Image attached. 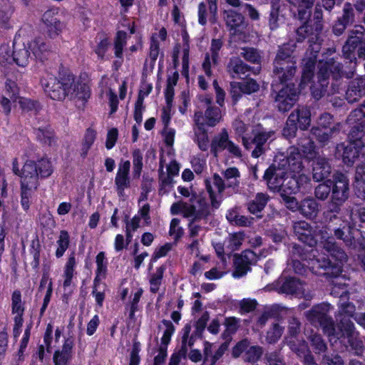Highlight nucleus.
<instances>
[{"instance_id":"6e6d98bb","label":"nucleus","mask_w":365,"mask_h":365,"mask_svg":"<svg viewBox=\"0 0 365 365\" xmlns=\"http://www.w3.org/2000/svg\"><path fill=\"white\" fill-rule=\"evenodd\" d=\"M133 156V175L134 178H139L143 169V154L139 149H135Z\"/></svg>"},{"instance_id":"b1692460","label":"nucleus","mask_w":365,"mask_h":365,"mask_svg":"<svg viewBox=\"0 0 365 365\" xmlns=\"http://www.w3.org/2000/svg\"><path fill=\"white\" fill-rule=\"evenodd\" d=\"M130 168V163L129 160H126L123 164L119 165L115 178V185L119 195H123L125 189L128 188L130 185L129 178Z\"/></svg>"},{"instance_id":"4c0bfd02","label":"nucleus","mask_w":365,"mask_h":365,"mask_svg":"<svg viewBox=\"0 0 365 365\" xmlns=\"http://www.w3.org/2000/svg\"><path fill=\"white\" fill-rule=\"evenodd\" d=\"M344 202L345 201L331 197L330 200L327 203V210L324 213L326 214V217L328 220L331 232H333L334 227L336 226V225H337V222L336 221H331L330 218H331L334 216H336L338 218L346 220L344 217H339L337 215V214L340 212L341 207Z\"/></svg>"},{"instance_id":"603ef678","label":"nucleus","mask_w":365,"mask_h":365,"mask_svg":"<svg viewBox=\"0 0 365 365\" xmlns=\"http://www.w3.org/2000/svg\"><path fill=\"white\" fill-rule=\"evenodd\" d=\"M297 184L298 182L296 178L288 176L286 174L284 178V182H282V187L279 192H280V195L283 193L287 195L294 193L298 189Z\"/></svg>"},{"instance_id":"37998d69","label":"nucleus","mask_w":365,"mask_h":365,"mask_svg":"<svg viewBox=\"0 0 365 365\" xmlns=\"http://www.w3.org/2000/svg\"><path fill=\"white\" fill-rule=\"evenodd\" d=\"M307 339L316 354H324L328 349L327 344L321 334L312 333Z\"/></svg>"},{"instance_id":"aec40b11","label":"nucleus","mask_w":365,"mask_h":365,"mask_svg":"<svg viewBox=\"0 0 365 365\" xmlns=\"http://www.w3.org/2000/svg\"><path fill=\"white\" fill-rule=\"evenodd\" d=\"M285 170L286 168H277L273 165L265 171L264 178L270 190L279 192L286 175Z\"/></svg>"},{"instance_id":"5fc2aeb1","label":"nucleus","mask_w":365,"mask_h":365,"mask_svg":"<svg viewBox=\"0 0 365 365\" xmlns=\"http://www.w3.org/2000/svg\"><path fill=\"white\" fill-rule=\"evenodd\" d=\"M14 63L13 49L9 44H2L0 46V65L7 66Z\"/></svg>"},{"instance_id":"e2e57ef3","label":"nucleus","mask_w":365,"mask_h":365,"mask_svg":"<svg viewBox=\"0 0 365 365\" xmlns=\"http://www.w3.org/2000/svg\"><path fill=\"white\" fill-rule=\"evenodd\" d=\"M96 138V131L91 128H88L86 130V134L84 136V139H83L81 156L85 158L87 155L88 151L89 150L90 148L93 145V143H94Z\"/></svg>"},{"instance_id":"a18cd8bd","label":"nucleus","mask_w":365,"mask_h":365,"mask_svg":"<svg viewBox=\"0 0 365 365\" xmlns=\"http://www.w3.org/2000/svg\"><path fill=\"white\" fill-rule=\"evenodd\" d=\"M223 18L225 21L226 25L230 27L231 29L240 26L244 21V17L242 15L233 10L224 11Z\"/></svg>"},{"instance_id":"bf43d9fd","label":"nucleus","mask_w":365,"mask_h":365,"mask_svg":"<svg viewBox=\"0 0 365 365\" xmlns=\"http://www.w3.org/2000/svg\"><path fill=\"white\" fill-rule=\"evenodd\" d=\"M195 141L197 142L199 148L205 151L207 149L208 144V135L207 130L202 125L200 126V129L195 130Z\"/></svg>"},{"instance_id":"7ed1b4c3","label":"nucleus","mask_w":365,"mask_h":365,"mask_svg":"<svg viewBox=\"0 0 365 365\" xmlns=\"http://www.w3.org/2000/svg\"><path fill=\"white\" fill-rule=\"evenodd\" d=\"M331 308L330 304L323 302L306 312L307 319L313 324H319L329 336H333L337 331L332 317L328 314Z\"/></svg>"},{"instance_id":"864d4df0","label":"nucleus","mask_w":365,"mask_h":365,"mask_svg":"<svg viewBox=\"0 0 365 365\" xmlns=\"http://www.w3.org/2000/svg\"><path fill=\"white\" fill-rule=\"evenodd\" d=\"M330 294L339 299H347L349 296L346 284L334 281L332 282Z\"/></svg>"},{"instance_id":"8fccbe9b","label":"nucleus","mask_w":365,"mask_h":365,"mask_svg":"<svg viewBox=\"0 0 365 365\" xmlns=\"http://www.w3.org/2000/svg\"><path fill=\"white\" fill-rule=\"evenodd\" d=\"M76 265V259L74 253H72L66 262L65 270H64V282H63V287L66 288L70 287L72 282V278L73 277L74 273V267Z\"/></svg>"},{"instance_id":"7c9ffc66","label":"nucleus","mask_w":365,"mask_h":365,"mask_svg":"<svg viewBox=\"0 0 365 365\" xmlns=\"http://www.w3.org/2000/svg\"><path fill=\"white\" fill-rule=\"evenodd\" d=\"M317 80L314 81L310 87L311 93L315 100H319L324 97L327 93L328 94V86L329 83V78L327 76L318 71L317 75Z\"/></svg>"},{"instance_id":"c9c22d12","label":"nucleus","mask_w":365,"mask_h":365,"mask_svg":"<svg viewBox=\"0 0 365 365\" xmlns=\"http://www.w3.org/2000/svg\"><path fill=\"white\" fill-rule=\"evenodd\" d=\"M296 150L301 151L307 159H313L316 156L314 142L307 135L303 134L297 139Z\"/></svg>"},{"instance_id":"423d86ee","label":"nucleus","mask_w":365,"mask_h":365,"mask_svg":"<svg viewBox=\"0 0 365 365\" xmlns=\"http://www.w3.org/2000/svg\"><path fill=\"white\" fill-rule=\"evenodd\" d=\"M307 266L313 274L327 278H337L342 272L339 263H333L327 257L309 259Z\"/></svg>"},{"instance_id":"f704fd0d","label":"nucleus","mask_w":365,"mask_h":365,"mask_svg":"<svg viewBox=\"0 0 365 365\" xmlns=\"http://www.w3.org/2000/svg\"><path fill=\"white\" fill-rule=\"evenodd\" d=\"M284 160H282V168H285L291 170L294 173H299L302 168V162L301 160L300 153L296 150L294 147H291L288 152V155L286 158L285 163Z\"/></svg>"},{"instance_id":"e433bc0d","label":"nucleus","mask_w":365,"mask_h":365,"mask_svg":"<svg viewBox=\"0 0 365 365\" xmlns=\"http://www.w3.org/2000/svg\"><path fill=\"white\" fill-rule=\"evenodd\" d=\"M13 55L14 62L21 67H26L29 63L30 61L33 59L31 56L29 46H26L24 44L20 46L14 45Z\"/></svg>"},{"instance_id":"69168bd1","label":"nucleus","mask_w":365,"mask_h":365,"mask_svg":"<svg viewBox=\"0 0 365 365\" xmlns=\"http://www.w3.org/2000/svg\"><path fill=\"white\" fill-rule=\"evenodd\" d=\"M317 235L319 237L323 249L325 248L327 243L333 242L335 241V238L337 239L334 235L332 236L330 229L327 226L319 227L317 231Z\"/></svg>"},{"instance_id":"0e129e2a","label":"nucleus","mask_w":365,"mask_h":365,"mask_svg":"<svg viewBox=\"0 0 365 365\" xmlns=\"http://www.w3.org/2000/svg\"><path fill=\"white\" fill-rule=\"evenodd\" d=\"M331 184L329 180L319 184L314 190L315 197L320 200H327L331 192Z\"/></svg>"},{"instance_id":"6ab92c4d","label":"nucleus","mask_w":365,"mask_h":365,"mask_svg":"<svg viewBox=\"0 0 365 365\" xmlns=\"http://www.w3.org/2000/svg\"><path fill=\"white\" fill-rule=\"evenodd\" d=\"M292 229L294 235L301 242L309 247H313L317 244V240L312 234V227L309 222L304 220L294 222Z\"/></svg>"},{"instance_id":"72a5a7b5","label":"nucleus","mask_w":365,"mask_h":365,"mask_svg":"<svg viewBox=\"0 0 365 365\" xmlns=\"http://www.w3.org/2000/svg\"><path fill=\"white\" fill-rule=\"evenodd\" d=\"M230 141L229 134L227 130L223 128L220 133L212 138L210 145V152L217 158L220 152L225 150Z\"/></svg>"},{"instance_id":"bb28decb","label":"nucleus","mask_w":365,"mask_h":365,"mask_svg":"<svg viewBox=\"0 0 365 365\" xmlns=\"http://www.w3.org/2000/svg\"><path fill=\"white\" fill-rule=\"evenodd\" d=\"M298 212L307 220H314L319 212V204L313 197H306L299 201Z\"/></svg>"},{"instance_id":"dca6fc26","label":"nucleus","mask_w":365,"mask_h":365,"mask_svg":"<svg viewBox=\"0 0 365 365\" xmlns=\"http://www.w3.org/2000/svg\"><path fill=\"white\" fill-rule=\"evenodd\" d=\"M273 72L282 83L291 81L297 72V61H274Z\"/></svg>"},{"instance_id":"58836bf2","label":"nucleus","mask_w":365,"mask_h":365,"mask_svg":"<svg viewBox=\"0 0 365 365\" xmlns=\"http://www.w3.org/2000/svg\"><path fill=\"white\" fill-rule=\"evenodd\" d=\"M338 131V128L334 126L329 129H324L321 127H312L311 133L316 140L322 146L327 145L332 138V135Z\"/></svg>"},{"instance_id":"09e8293b","label":"nucleus","mask_w":365,"mask_h":365,"mask_svg":"<svg viewBox=\"0 0 365 365\" xmlns=\"http://www.w3.org/2000/svg\"><path fill=\"white\" fill-rule=\"evenodd\" d=\"M206 124L209 126H215L220 122L221 118V110L220 108L215 106H209L205 112Z\"/></svg>"},{"instance_id":"de8ad7c7","label":"nucleus","mask_w":365,"mask_h":365,"mask_svg":"<svg viewBox=\"0 0 365 365\" xmlns=\"http://www.w3.org/2000/svg\"><path fill=\"white\" fill-rule=\"evenodd\" d=\"M35 165L40 178H48L53 172L52 163L48 158H43L35 161Z\"/></svg>"},{"instance_id":"c03bdc74","label":"nucleus","mask_w":365,"mask_h":365,"mask_svg":"<svg viewBox=\"0 0 365 365\" xmlns=\"http://www.w3.org/2000/svg\"><path fill=\"white\" fill-rule=\"evenodd\" d=\"M295 48L296 44L293 41L284 43L279 46L274 61L295 60V58L292 56Z\"/></svg>"},{"instance_id":"4468645a","label":"nucleus","mask_w":365,"mask_h":365,"mask_svg":"<svg viewBox=\"0 0 365 365\" xmlns=\"http://www.w3.org/2000/svg\"><path fill=\"white\" fill-rule=\"evenodd\" d=\"M319 71L322 74L327 76L329 78L330 74L332 76L333 81H338L343 76H346L349 78L354 75V71L345 73L343 71V66L341 63L336 61L334 58H330L325 62H319Z\"/></svg>"},{"instance_id":"ea45409f","label":"nucleus","mask_w":365,"mask_h":365,"mask_svg":"<svg viewBox=\"0 0 365 365\" xmlns=\"http://www.w3.org/2000/svg\"><path fill=\"white\" fill-rule=\"evenodd\" d=\"M317 60L314 56H304L302 60V82H309L314 76Z\"/></svg>"},{"instance_id":"5701e85b","label":"nucleus","mask_w":365,"mask_h":365,"mask_svg":"<svg viewBox=\"0 0 365 365\" xmlns=\"http://www.w3.org/2000/svg\"><path fill=\"white\" fill-rule=\"evenodd\" d=\"M287 345L297 356L302 359L303 364L314 359L307 341L304 339H289Z\"/></svg>"},{"instance_id":"49530a36","label":"nucleus","mask_w":365,"mask_h":365,"mask_svg":"<svg viewBox=\"0 0 365 365\" xmlns=\"http://www.w3.org/2000/svg\"><path fill=\"white\" fill-rule=\"evenodd\" d=\"M37 139L43 144L51 146L55 143L53 130L50 126L39 127L36 130Z\"/></svg>"},{"instance_id":"338daca9","label":"nucleus","mask_w":365,"mask_h":365,"mask_svg":"<svg viewBox=\"0 0 365 365\" xmlns=\"http://www.w3.org/2000/svg\"><path fill=\"white\" fill-rule=\"evenodd\" d=\"M315 33V29L309 25L307 22L297 29L296 30V41L299 43L302 42L306 38H310L311 34Z\"/></svg>"},{"instance_id":"4d7b16f0","label":"nucleus","mask_w":365,"mask_h":365,"mask_svg":"<svg viewBox=\"0 0 365 365\" xmlns=\"http://www.w3.org/2000/svg\"><path fill=\"white\" fill-rule=\"evenodd\" d=\"M127 34L124 31H118L115 38L114 49L115 56L117 58L123 57V49L126 44Z\"/></svg>"},{"instance_id":"13d9d810","label":"nucleus","mask_w":365,"mask_h":365,"mask_svg":"<svg viewBox=\"0 0 365 365\" xmlns=\"http://www.w3.org/2000/svg\"><path fill=\"white\" fill-rule=\"evenodd\" d=\"M283 331L284 328L279 326V324H274L267 332V342L270 344H275L281 338Z\"/></svg>"},{"instance_id":"6e6552de","label":"nucleus","mask_w":365,"mask_h":365,"mask_svg":"<svg viewBox=\"0 0 365 365\" xmlns=\"http://www.w3.org/2000/svg\"><path fill=\"white\" fill-rule=\"evenodd\" d=\"M299 93L298 88L294 83L284 86L274 98L278 110L282 113L289 110L297 102Z\"/></svg>"},{"instance_id":"c85d7f7f","label":"nucleus","mask_w":365,"mask_h":365,"mask_svg":"<svg viewBox=\"0 0 365 365\" xmlns=\"http://www.w3.org/2000/svg\"><path fill=\"white\" fill-rule=\"evenodd\" d=\"M252 134L255 135L252 139V145L255 146V149L252 150V157L258 158L264 153L266 143L271 137V133L256 129L252 130Z\"/></svg>"},{"instance_id":"2f4dec72","label":"nucleus","mask_w":365,"mask_h":365,"mask_svg":"<svg viewBox=\"0 0 365 365\" xmlns=\"http://www.w3.org/2000/svg\"><path fill=\"white\" fill-rule=\"evenodd\" d=\"M230 86V93L234 104L239 101L243 93H251V79H245L240 82L232 81Z\"/></svg>"},{"instance_id":"c756f323","label":"nucleus","mask_w":365,"mask_h":365,"mask_svg":"<svg viewBox=\"0 0 365 365\" xmlns=\"http://www.w3.org/2000/svg\"><path fill=\"white\" fill-rule=\"evenodd\" d=\"M334 338L340 339L341 338H346L348 342L354 351V354L356 356H361L364 351L363 341L359 339L358 332L356 331V327H354V331L349 335H346L341 331H337L333 336Z\"/></svg>"},{"instance_id":"680f3d73","label":"nucleus","mask_w":365,"mask_h":365,"mask_svg":"<svg viewBox=\"0 0 365 365\" xmlns=\"http://www.w3.org/2000/svg\"><path fill=\"white\" fill-rule=\"evenodd\" d=\"M227 220L233 225L247 226L250 224L249 219L244 215H241L235 210L228 212L226 216Z\"/></svg>"},{"instance_id":"a19ab883","label":"nucleus","mask_w":365,"mask_h":365,"mask_svg":"<svg viewBox=\"0 0 365 365\" xmlns=\"http://www.w3.org/2000/svg\"><path fill=\"white\" fill-rule=\"evenodd\" d=\"M324 250L329 252L332 257L335 258L338 261L336 263H339L341 266L343 262H346L348 259L346 253L339 246L336 241L327 243Z\"/></svg>"},{"instance_id":"cd10ccee","label":"nucleus","mask_w":365,"mask_h":365,"mask_svg":"<svg viewBox=\"0 0 365 365\" xmlns=\"http://www.w3.org/2000/svg\"><path fill=\"white\" fill-rule=\"evenodd\" d=\"M315 0H287L292 5V12L300 20H307L311 15V9Z\"/></svg>"},{"instance_id":"2eb2a0df","label":"nucleus","mask_w":365,"mask_h":365,"mask_svg":"<svg viewBox=\"0 0 365 365\" xmlns=\"http://www.w3.org/2000/svg\"><path fill=\"white\" fill-rule=\"evenodd\" d=\"M39 178L35 161L26 160L21 169V186L36 190L38 186Z\"/></svg>"},{"instance_id":"79ce46f5","label":"nucleus","mask_w":365,"mask_h":365,"mask_svg":"<svg viewBox=\"0 0 365 365\" xmlns=\"http://www.w3.org/2000/svg\"><path fill=\"white\" fill-rule=\"evenodd\" d=\"M277 314L276 307H265L262 310H257L255 315L257 317L256 324L259 327L265 325L269 319L274 318Z\"/></svg>"},{"instance_id":"473e14b6","label":"nucleus","mask_w":365,"mask_h":365,"mask_svg":"<svg viewBox=\"0 0 365 365\" xmlns=\"http://www.w3.org/2000/svg\"><path fill=\"white\" fill-rule=\"evenodd\" d=\"M250 250L244 251L241 255H234V267L235 271L232 273L234 277H240L247 274L249 270L250 260L247 255Z\"/></svg>"},{"instance_id":"9d476101","label":"nucleus","mask_w":365,"mask_h":365,"mask_svg":"<svg viewBox=\"0 0 365 365\" xmlns=\"http://www.w3.org/2000/svg\"><path fill=\"white\" fill-rule=\"evenodd\" d=\"M356 21V12L354 6L349 2H346L342 9V13L334 22L332 26V32L339 36L343 34L346 28Z\"/></svg>"},{"instance_id":"f257e3e1","label":"nucleus","mask_w":365,"mask_h":365,"mask_svg":"<svg viewBox=\"0 0 365 365\" xmlns=\"http://www.w3.org/2000/svg\"><path fill=\"white\" fill-rule=\"evenodd\" d=\"M41 84L46 94L55 101H63L68 97L81 101L83 106L90 97L88 86L76 83L75 76L67 71H60L58 77L42 78Z\"/></svg>"},{"instance_id":"4be33fe9","label":"nucleus","mask_w":365,"mask_h":365,"mask_svg":"<svg viewBox=\"0 0 365 365\" xmlns=\"http://www.w3.org/2000/svg\"><path fill=\"white\" fill-rule=\"evenodd\" d=\"M28 44L34 57L42 63L47 60L52 53L51 46L42 37H36Z\"/></svg>"},{"instance_id":"f03ea898","label":"nucleus","mask_w":365,"mask_h":365,"mask_svg":"<svg viewBox=\"0 0 365 365\" xmlns=\"http://www.w3.org/2000/svg\"><path fill=\"white\" fill-rule=\"evenodd\" d=\"M365 29L361 26H356L351 30L344 45L342 48L343 55L349 59L351 64L355 67L356 53L358 57L365 59Z\"/></svg>"},{"instance_id":"393cba45","label":"nucleus","mask_w":365,"mask_h":365,"mask_svg":"<svg viewBox=\"0 0 365 365\" xmlns=\"http://www.w3.org/2000/svg\"><path fill=\"white\" fill-rule=\"evenodd\" d=\"M227 68L233 78H239L242 81L251 79L250 78L251 75L250 67L239 58H231L227 65Z\"/></svg>"},{"instance_id":"9b49d317","label":"nucleus","mask_w":365,"mask_h":365,"mask_svg":"<svg viewBox=\"0 0 365 365\" xmlns=\"http://www.w3.org/2000/svg\"><path fill=\"white\" fill-rule=\"evenodd\" d=\"M279 293L295 295L299 298H304L309 300L312 298V294L309 292L305 291L302 282L295 277L285 279L282 284L277 288Z\"/></svg>"},{"instance_id":"1a4fd4ad","label":"nucleus","mask_w":365,"mask_h":365,"mask_svg":"<svg viewBox=\"0 0 365 365\" xmlns=\"http://www.w3.org/2000/svg\"><path fill=\"white\" fill-rule=\"evenodd\" d=\"M188 218L193 220H205L211 215V208L207 198L201 193H192L190 198Z\"/></svg>"},{"instance_id":"3c124183","label":"nucleus","mask_w":365,"mask_h":365,"mask_svg":"<svg viewBox=\"0 0 365 365\" xmlns=\"http://www.w3.org/2000/svg\"><path fill=\"white\" fill-rule=\"evenodd\" d=\"M319 34H317V32L311 34V38L308 39L309 45L304 56H314L317 60V55L321 50V43L319 41Z\"/></svg>"},{"instance_id":"ddd939ff","label":"nucleus","mask_w":365,"mask_h":365,"mask_svg":"<svg viewBox=\"0 0 365 365\" xmlns=\"http://www.w3.org/2000/svg\"><path fill=\"white\" fill-rule=\"evenodd\" d=\"M364 146V142H358V143L349 142L346 145L339 143L336 146V152L339 153L341 150H343L341 158L344 163L347 166H352L359 158Z\"/></svg>"},{"instance_id":"052dcab7","label":"nucleus","mask_w":365,"mask_h":365,"mask_svg":"<svg viewBox=\"0 0 365 365\" xmlns=\"http://www.w3.org/2000/svg\"><path fill=\"white\" fill-rule=\"evenodd\" d=\"M269 197L267 194L259 192L257 194L255 200H252V215L261 212L266 206Z\"/></svg>"},{"instance_id":"a211bd4d","label":"nucleus","mask_w":365,"mask_h":365,"mask_svg":"<svg viewBox=\"0 0 365 365\" xmlns=\"http://www.w3.org/2000/svg\"><path fill=\"white\" fill-rule=\"evenodd\" d=\"M312 160V178L314 180L321 182L329 177L332 170L329 160L320 155H316Z\"/></svg>"},{"instance_id":"f3484780","label":"nucleus","mask_w":365,"mask_h":365,"mask_svg":"<svg viewBox=\"0 0 365 365\" xmlns=\"http://www.w3.org/2000/svg\"><path fill=\"white\" fill-rule=\"evenodd\" d=\"M331 191V197L346 202L349 196V185L347 177L341 173H336L334 175V184Z\"/></svg>"},{"instance_id":"a878e982","label":"nucleus","mask_w":365,"mask_h":365,"mask_svg":"<svg viewBox=\"0 0 365 365\" xmlns=\"http://www.w3.org/2000/svg\"><path fill=\"white\" fill-rule=\"evenodd\" d=\"M73 342L66 339L61 349L56 350L53 356L54 365H68L73 356Z\"/></svg>"},{"instance_id":"f8f14e48","label":"nucleus","mask_w":365,"mask_h":365,"mask_svg":"<svg viewBox=\"0 0 365 365\" xmlns=\"http://www.w3.org/2000/svg\"><path fill=\"white\" fill-rule=\"evenodd\" d=\"M41 20L45 26L48 36L54 38L62 31L63 24L59 19L58 11L56 9H51L44 12Z\"/></svg>"},{"instance_id":"0eeeda50","label":"nucleus","mask_w":365,"mask_h":365,"mask_svg":"<svg viewBox=\"0 0 365 365\" xmlns=\"http://www.w3.org/2000/svg\"><path fill=\"white\" fill-rule=\"evenodd\" d=\"M361 109H355L347 118V123L351 125L348 133V141L358 143L364 142L365 136V118Z\"/></svg>"},{"instance_id":"774afa93","label":"nucleus","mask_w":365,"mask_h":365,"mask_svg":"<svg viewBox=\"0 0 365 365\" xmlns=\"http://www.w3.org/2000/svg\"><path fill=\"white\" fill-rule=\"evenodd\" d=\"M264 360L267 365H287L279 351L266 353Z\"/></svg>"},{"instance_id":"412c9836","label":"nucleus","mask_w":365,"mask_h":365,"mask_svg":"<svg viewBox=\"0 0 365 365\" xmlns=\"http://www.w3.org/2000/svg\"><path fill=\"white\" fill-rule=\"evenodd\" d=\"M365 96V76H361L351 81L346 91L345 98L349 103L359 101Z\"/></svg>"},{"instance_id":"20e7f679","label":"nucleus","mask_w":365,"mask_h":365,"mask_svg":"<svg viewBox=\"0 0 365 365\" xmlns=\"http://www.w3.org/2000/svg\"><path fill=\"white\" fill-rule=\"evenodd\" d=\"M338 309L335 313L334 317L336 319V331H341L346 335H349L354 331L355 325L351 319L357 317L358 314L356 313V305L347 299H339Z\"/></svg>"},{"instance_id":"39448f33","label":"nucleus","mask_w":365,"mask_h":365,"mask_svg":"<svg viewBox=\"0 0 365 365\" xmlns=\"http://www.w3.org/2000/svg\"><path fill=\"white\" fill-rule=\"evenodd\" d=\"M297 123L301 130H306L311 123V113L308 108L301 107L292 111L282 130V135L287 139L292 138L297 131Z\"/></svg>"}]
</instances>
